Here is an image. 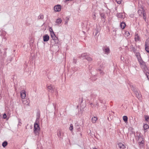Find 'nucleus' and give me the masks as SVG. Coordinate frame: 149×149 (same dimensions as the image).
I'll list each match as a JSON object with an SVG mask.
<instances>
[{"mask_svg": "<svg viewBox=\"0 0 149 149\" xmlns=\"http://www.w3.org/2000/svg\"><path fill=\"white\" fill-rule=\"evenodd\" d=\"M118 145L119 147L121 149H124L125 148V146L122 143H119Z\"/></svg>", "mask_w": 149, "mask_h": 149, "instance_id": "0eeeda50", "label": "nucleus"}, {"mask_svg": "<svg viewBox=\"0 0 149 149\" xmlns=\"http://www.w3.org/2000/svg\"><path fill=\"white\" fill-rule=\"evenodd\" d=\"M130 35V33L128 31H126L125 33V36H128Z\"/></svg>", "mask_w": 149, "mask_h": 149, "instance_id": "cd10ccee", "label": "nucleus"}, {"mask_svg": "<svg viewBox=\"0 0 149 149\" xmlns=\"http://www.w3.org/2000/svg\"><path fill=\"white\" fill-rule=\"evenodd\" d=\"M125 24L124 22H122L120 24V27L123 29H124L125 27Z\"/></svg>", "mask_w": 149, "mask_h": 149, "instance_id": "f8f14e48", "label": "nucleus"}, {"mask_svg": "<svg viewBox=\"0 0 149 149\" xmlns=\"http://www.w3.org/2000/svg\"><path fill=\"white\" fill-rule=\"evenodd\" d=\"M54 10L56 12H59L61 10V8L60 5H57L54 6Z\"/></svg>", "mask_w": 149, "mask_h": 149, "instance_id": "f03ea898", "label": "nucleus"}, {"mask_svg": "<svg viewBox=\"0 0 149 149\" xmlns=\"http://www.w3.org/2000/svg\"><path fill=\"white\" fill-rule=\"evenodd\" d=\"M145 49L148 52H149V50L148 48V46L146 44H145Z\"/></svg>", "mask_w": 149, "mask_h": 149, "instance_id": "a878e982", "label": "nucleus"}, {"mask_svg": "<svg viewBox=\"0 0 149 149\" xmlns=\"http://www.w3.org/2000/svg\"><path fill=\"white\" fill-rule=\"evenodd\" d=\"M73 128V127L72 124H71L70 125V126L69 127V129L70 131H72Z\"/></svg>", "mask_w": 149, "mask_h": 149, "instance_id": "393cba45", "label": "nucleus"}, {"mask_svg": "<svg viewBox=\"0 0 149 149\" xmlns=\"http://www.w3.org/2000/svg\"><path fill=\"white\" fill-rule=\"evenodd\" d=\"M144 143V140H141V142H139V145L141 147L143 146V145Z\"/></svg>", "mask_w": 149, "mask_h": 149, "instance_id": "f3484780", "label": "nucleus"}, {"mask_svg": "<svg viewBox=\"0 0 149 149\" xmlns=\"http://www.w3.org/2000/svg\"><path fill=\"white\" fill-rule=\"evenodd\" d=\"M50 34L51 37L54 40H56L57 39V37H56L54 32L53 31L51 32Z\"/></svg>", "mask_w": 149, "mask_h": 149, "instance_id": "39448f33", "label": "nucleus"}, {"mask_svg": "<svg viewBox=\"0 0 149 149\" xmlns=\"http://www.w3.org/2000/svg\"><path fill=\"white\" fill-rule=\"evenodd\" d=\"M86 58L88 61H91L92 60V58L90 57L87 56Z\"/></svg>", "mask_w": 149, "mask_h": 149, "instance_id": "4be33fe9", "label": "nucleus"}, {"mask_svg": "<svg viewBox=\"0 0 149 149\" xmlns=\"http://www.w3.org/2000/svg\"><path fill=\"white\" fill-rule=\"evenodd\" d=\"M36 122L35 123L34 127L33 132L36 135L38 134L40 131V128L37 123Z\"/></svg>", "mask_w": 149, "mask_h": 149, "instance_id": "f257e3e1", "label": "nucleus"}, {"mask_svg": "<svg viewBox=\"0 0 149 149\" xmlns=\"http://www.w3.org/2000/svg\"><path fill=\"white\" fill-rule=\"evenodd\" d=\"M24 101H23V102L24 103Z\"/></svg>", "mask_w": 149, "mask_h": 149, "instance_id": "58836bf2", "label": "nucleus"}, {"mask_svg": "<svg viewBox=\"0 0 149 149\" xmlns=\"http://www.w3.org/2000/svg\"><path fill=\"white\" fill-rule=\"evenodd\" d=\"M110 50L108 48H106L105 49V53H107V54L109 53V52Z\"/></svg>", "mask_w": 149, "mask_h": 149, "instance_id": "412c9836", "label": "nucleus"}, {"mask_svg": "<svg viewBox=\"0 0 149 149\" xmlns=\"http://www.w3.org/2000/svg\"><path fill=\"white\" fill-rule=\"evenodd\" d=\"M117 16L118 18H120L121 19L124 18V17H123V16L122 15V13H118L117 15Z\"/></svg>", "mask_w": 149, "mask_h": 149, "instance_id": "9d476101", "label": "nucleus"}, {"mask_svg": "<svg viewBox=\"0 0 149 149\" xmlns=\"http://www.w3.org/2000/svg\"><path fill=\"white\" fill-rule=\"evenodd\" d=\"M117 3L119 4L121 3L122 0H116Z\"/></svg>", "mask_w": 149, "mask_h": 149, "instance_id": "bb28decb", "label": "nucleus"}, {"mask_svg": "<svg viewBox=\"0 0 149 149\" xmlns=\"http://www.w3.org/2000/svg\"><path fill=\"white\" fill-rule=\"evenodd\" d=\"M7 142L6 141H5L3 142L2 143V146L3 147H5L7 145Z\"/></svg>", "mask_w": 149, "mask_h": 149, "instance_id": "a211bd4d", "label": "nucleus"}, {"mask_svg": "<svg viewBox=\"0 0 149 149\" xmlns=\"http://www.w3.org/2000/svg\"><path fill=\"white\" fill-rule=\"evenodd\" d=\"M62 22V20L61 18H58L56 20V23L59 24L61 23Z\"/></svg>", "mask_w": 149, "mask_h": 149, "instance_id": "ddd939ff", "label": "nucleus"}, {"mask_svg": "<svg viewBox=\"0 0 149 149\" xmlns=\"http://www.w3.org/2000/svg\"><path fill=\"white\" fill-rule=\"evenodd\" d=\"M146 75L147 76V77H148V79H149V73H148V74H146Z\"/></svg>", "mask_w": 149, "mask_h": 149, "instance_id": "2f4dec72", "label": "nucleus"}, {"mask_svg": "<svg viewBox=\"0 0 149 149\" xmlns=\"http://www.w3.org/2000/svg\"><path fill=\"white\" fill-rule=\"evenodd\" d=\"M49 40V36L48 35H45L43 36L44 41H47Z\"/></svg>", "mask_w": 149, "mask_h": 149, "instance_id": "423d86ee", "label": "nucleus"}, {"mask_svg": "<svg viewBox=\"0 0 149 149\" xmlns=\"http://www.w3.org/2000/svg\"><path fill=\"white\" fill-rule=\"evenodd\" d=\"M123 119L124 122H125V123H126V122H127L128 118H127V117L126 116H123Z\"/></svg>", "mask_w": 149, "mask_h": 149, "instance_id": "4468645a", "label": "nucleus"}, {"mask_svg": "<svg viewBox=\"0 0 149 149\" xmlns=\"http://www.w3.org/2000/svg\"><path fill=\"white\" fill-rule=\"evenodd\" d=\"M80 129V128H78L77 129V130H78V131H79Z\"/></svg>", "mask_w": 149, "mask_h": 149, "instance_id": "72a5a7b5", "label": "nucleus"}, {"mask_svg": "<svg viewBox=\"0 0 149 149\" xmlns=\"http://www.w3.org/2000/svg\"><path fill=\"white\" fill-rule=\"evenodd\" d=\"M69 20V18L68 17H66L65 24H67Z\"/></svg>", "mask_w": 149, "mask_h": 149, "instance_id": "b1692460", "label": "nucleus"}, {"mask_svg": "<svg viewBox=\"0 0 149 149\" xmlns=\"http://www.w3.org/2000/svg\"><path fill=\"white\" fill-rule=\"evenodd\" d=\"M138 13L139 15L140 16L143 15V17H144V13L143 10L142 8H141L139 9L138 11Z\"/></svg>", "mask_w": 149, "mask_h": 149, "instance_id": "7ed1b4c3", "label": "nucleus"}, {"mask_svg": "<svg viewBox=\"0 0 149 149\" xmlns=\"http://www.w3.org/2000/svg\"><path fill=\"white\" fill-rule=\"evenodd\" d=\"M93 18L94 19H96V16L95 15V13H94V14L93 16Z\"/></svg>", "mask_w": 149, "mask_h": 149, "instance_id": "c85d7f7f", "label": "nucleus"}, {"mask_svg": "<svg viewBox=\"0 0 149 149\" xmlns=\"http://www.w3.org/2000/svg\"><path fill=\"white\" fill-rule=\"evenodd\" d=\"M145 119L146 121L149 122V117L148 116H145Z\"/></svg>", "mask_w": 149, "mask_h": 149, "instance_id": "5701e85b", "label": "nucleus"}, {"mask_svg": "<svg viewBox=\"0 0 149 149\" xmlns=\"http://www.w3.org/2000/svg\"><path fill=\"white\" fill-rule=\"evenodd\" d=\"M121 59L122 60H123V58H121Z\"/></svg>", "mask_w": 149, "mask_h": 149, "instance_id": "4c0bfd02", "label": "nucleus"}, {"mask_svg": "<svg viewBox=\"0 0 149 149\" xmlns=\"http://www.w3.org/2000/svg\"><path fill=\"white\" fill-rule=\"evenodd\" d=\"M121 59L122 60H123V58H121Z\"/></svg>", "mask_w": 149, "mask_h": 149, "instance_id": "e433bc0d", "label": "nucleus"}, {"mask_svg": "<svg viewBox=\"0 0 149 149\" xmlns=\"http://www.w3.org/2000/svg\"><path fill=\"white\" fill-rule=\"evenodd\" d=\"M141 67L145 71H146L147 70V66L145 64L142 65L141 66Z\"/></svg>", "mask_w": 149, "mask_h": 149, "instance_id": "dca6fc26", "label": "nucleus"}, {"mask_svg": "<svg viewBox=\"0 0 149 149\" xmlns=\"http://www.w3.org/2000/svg\"><path fill=\"white\" fill-rule=\"evenodd\" d=\"M143 128L144 130H146L149 128V126L147 124H145L144 125Z\"/></svg>", "mask_w": 149, "mask_h": 149, "instance_id": "6ab92c4d", "label": "nucleus"}, {"mask_svg": "<svg viewBox=\"0 0 149 149\" xmlns=\"http://www.w3.org/2000/svg\"><path fill=\"white\" fill-rule=\"evenodd\" d=\"M98 33V32H96V34H95V35H97V34Z\"/></svg>", "mask_w": 149, "mask_h": 149, "instance_id": "f704fd0d", "label": "nucleus"}, {"mask_svg": "<svg viewBox=\"0 0 149 149\" xmlns=\"http://www.w3.org/2000/svg\"><path fill=\"white\" fill-rule=\"evenodd\" d=\"M3 118L5 119L6 118V113H4L3 115Z\"/></svg>", "mask_w": 149, "mask_h": 149, "instance_id": "c756f323", "label": "nucleus"}, {"mask_svg": "<svg viewBox=\"0 0 149 149\" xmlns=\"http://www.w3.org/2000/svg\"><path fill=\"white\" fill-rule=\"evenodd\" d=\"M97 120V117L94 116L92 118V122L93 123H95Z\"/></svg>", "mask_w": 149, "mask_h": 149, "instance_id": "9b49d317", "label": "nucleus"}, {"mask_svg": "<svg viewBox=\"0 0 149 149\" xmlns=\"http://www.w3.org/2000/svg\"><path fill=\"white\" fill-rule=\"evenodd\" d=\"M137 136L138 137V140H141L143 139V137L139 134V135H137Z\"/></svg>", "mask_w": 149, "mask_h": 149, "instance_id": "aec40b11", "label": "nucleus"}, {"mask_svg": "<svg viewBox=\"0 0 149 149\" xmlns=\"http://www.w3.org/2000/svg\"><path fill=\"white\" fill-rule=\"evenodd\" d=\"M101 17H103V18H104V15L103 14H101Z\"/></svg>", "mask_w": 149, "mask_h": 149, "instance_id": "7c9ffc66", "label": "nucleus"}, {"mask_svg": "<svg viewBox=\"0 0 149 149\" xmlns=\"http://www.w3.org/2000/svg\"><path fill=\"white\" fill-rule=\"evenodd\" d=\"M48 91H51L52 92H53L54 91L53 86L51 85L48 86Z\"/></svg>", "mask_w": 149, "mask_h": 149, "instance_id": "6e6552de", "label": "nucleus"}, {"mask_svg": "<svg viewBox=\"0 0 149 149\" xmlns=\"http://www.w3.org/2000/svg\"><path fill=\"white\" fill-rule=\"evenodd\" d=\"M21 97L22 99H24L26 96V92L25 91H22L21 92Z\"/></svg>", "mask_w": 149, "mask_h": 149, "instance_id": "20e7f679", "label": "nucleus"}, {"mask_svg": "<svg viewBox=\"0 0 149 149\" xmlns=\"http://www.w3.org/2000/svg\"><path fill=\"white\" fill-rule=\"evenodd\" d=\"M140 38L137 34H136L135 36V41H138L140 40Z\"/></svg>", "mask_w": 149, "mask_h": 149, "instance_id": "1a4fd4ad", "label": "nucleus"}, {"mask_svg": "<svg viewBox=\"0 0 149 149\" xmlns=\"http://www.w3.org/2000/svg\"><path fill=\"white\" fill-rule=\"evenodd\" d=\"M137 97L138 98H140L141 97V95L138 92H136L135 93Z\"/></svg>", "mask_w": 149, "mask_h": 149, "instance_id": "2eb2a0df", "label": "nucleus"}, {"mask_svg": "<svg viewBox=\"0 0 149 149\" xmlns=\"http://www.w3.org/2000/svg\"><path fill=\"white\" fill-rule=\"evenodd\" d=\"M27 104V105H29V103L28 102V103Z\"/></svg>", "mask_w": 149, "mask_h": 149, "instance_id": "c9c22d12", "label": "nucleus"}, {"mask_svg": "<svg viewBox=\"0 0 149 149\" xmlns=\"http://www.w3.org/2000/svg\"><path fill=\"white\" fill-rule=\"evenodd\" d=\"M50 32H52V31H53V30H52V29H51V30H50Z\"/></svg>", "mask_w": 149, "mask_h": 149, "instance_id": "473e14b6", "label": "nucleus"}]
</instances>
